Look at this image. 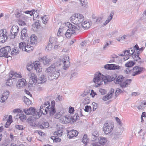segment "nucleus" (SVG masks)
Segmentation results:
<instances>
[{"mask_svg": "<svg viewBox=\"0 0 146 146\" xmlns=\"http://www.w3.org/2000/svg\"><path fill=\"white\" fill-rule=\"evenodd\" d=\"M144 47L139 48L138 45H135L133 47L130 48L131 51L132 52V57L134 60L137 61L138 60H140L141 58L139 56V54L144 50Z\"/></svg>", "mask_w": 146, "mask_h": 146, "instance_id": "1", "label": "nucleus"}, {"mask_svg": "<svg viewBox=\"0 0 146 146\" xmlns=\"http://www.w3.org/2000/svg\"><path fill=\"white\" fill-rule=\"evenodd\" d=\"M61 62L59 60L57 62L52 64L46 70V72L47 73H51L55 71H60V66L61 65Z\"/></svg>", "mask_w": 146, "mask_h": 146, "instance_id": "2", "label": "nucleus"}, {"mask_svg": "<svg viewBox=\"0 0 146 146\" xmlns=\"http://www.w3.org/2000/svg\"><path fill=\"white\" fill-rule=\"evenodd\" d=\"M23 111L27 115H32L33 118L36 119H38L40 116L41 115L37 111H36V110L33 107H30L29 109L23 110Z\"/></svg>", "mask_w": 146, "mask_h": 146, "instance_id": "3", "label": "nucleus"}, {"mask_svg": "<svg viewBox=\"0 0 146 146\" xmlns=\"http://www.w3.org/2000/svg\"><path fill=\"white\" fill-rule=\"evenodd\" d=\"M104 75L100 73H97L95 74L94 79V82L97 84V87L102 85L104 82Z\"/></svg>", "mask_w": 146, "mask_h": 146, "instance_id": "4", "label": "nucleus"}, {"mask_svg": "<svg viewBox=\"0 0 146 146\" xmlns=\"http://www.w3.org/2000/svg\"><path fill=\"white\" fill-rule=\"evenodd\" d=\"M65 25L68 28L66 32L70 36L75 34L76 31L79 29L76 26L72 25L69 22L65 23Z\"/></svg>", "mask_w": 146, "mask_h": 146, "instance_id": "5", "label": "nucleus"}, {"mask_svg": "<svg viewBox=\"0 0 146 146\" xmlns=\"http://www.w3.org/2000/svg\"><path fill=\"white\" fill-rule=\"evenodd\" d=\"M113 124L112 122H106L104 124L103 130L106 134H108L113 130Z\"/></svg>", "mask_w": 146, "mask_h": 146, "instance_id": "6", "label": "nucleus"}, {"mask_svg": "<svg viewBox=\"0 0 146 146\" xmlns=\"http://www.w3.org/2000/svg\"><path fill=\"white\" fill-rule=\"evenodd\" d=\"M9 34L6 30H0V42L2 43L5 42L7 40Z\"/></svg>", "mask_w": 146, "mask_h": 146, "instance_id": "7", "label": "nucleus"}, {"mask_svg": "<svg viewBox=\"0 0 146 146\" xmlns=\"http://www.w3.org/2000/svg\"><path fill=\"white\" fill-rule=\"evenodd\" d=\"M50 103L47 101L44 103L43 105H41L40 107L39 112L41 114L43 115L47 114L49 110V107H50Z\"/></svg>", "mask_w": 146, "mask_h": 146, "instance_id": "8", "label": "nucleus"}, {"mask_svg": "<svg viewBox=\"0 0 146 146\" xmlns=\"http://www.w3.org/2000/svg\"><path fill=\"white\" fill-rule=\"evenodd\" d=\"M11 49L10 46H7L0 49V57H5L8 58V53Z\"/></svg>", "mask_w": 146, "mask_h": 146, "instance_id": "9", "label": "nucleus"}, {"mask_svg": "<svg viewBox=\"0 0 146 146\" xmlns=\"http://www.w3.org/2000/svg\"><path fill=\"white\" fill-rule=\"evenodd\" d=\"M19 31V27L18 26L13 25L11 30V33L9 37L11 39H13L16 37Z\"/></svg>", "mask_w": 146, "mask_h": 146, "instance_id": "10", "label": "nucleus"}, {"mask_svg": "<svg viewBox=\"0 0 146 146\" xmlns=\"http://www.w3.org/2000/svg\"><path fill=\"white\" fill-rule=\"evenodd\" d=\"M57 39L55 37H50V38L49 42L46 48L49 50H51L53 48L54 44H56Z\"/></svg>", "mask_w": 146, "mask_h": 146, "instance_id": "11", "label": "nucleus"}, {"mask_svg": "<svg viewBox=\"0 0 146 146\" xmlns=\"http://www.w3.org/2000/svg\"><path fill=\"white\" fill-rule=\"evenodd\" d=\"M99 142L92 143L93 146H103L106 142L107 139L104 137H100L98 138Z\"/></svg>", "mask_w": 146, "mask_h": 146, "instance_id": "12", "label": "nucleus"}, {"mask_svg": "<svg viewBox=\"0 0 146 146\" xmlns=\"http://www.w3.org/2000/svg\"><path fill=\"white\" fill-rule=\"evenodd\" d=\"M144 68L139 66H136L133 69V72L132 74L133 76H135L141 73L144 70Z\"/></svg>", "mask_w": 146, "mask_h": 146, "instance_id": "13", "label": "nucleus"}, {"mask_svg": "<svg viewBox=\"0 0 146 146\" xmlns=\"http://www.w3.org/2000/svg\"><path fill=\"white\" fill-rule=\"evenodd\" d=\"M27 84L25 79L24 78L21 79L17 82L16 86L18 88L21 89L25 87Z\"/></svg>", "mask_w": 146, "mask_h": 146, "instance_id": "14", "label": "nucleus"}, {"mask_svg": "<svg viewBox=\"0 0 146 146\" xmlns=\"http://www.w3.org/2000/svg\"><path fill=\"white\" fill-rule=\"evenodd\" d=\"M116 77L117 76L116 74H113L111 76L109 75L106 76H104V83L105 84H106L107 82H110L114 80Z\"/></svg>", "mask_w": 146, "mask_h": 146, "instance_id": "15", "label": "nucleus"}, {"mask_svg": "<svg viewBox=\"0 0 146 146\" xmlns=\"http://www.w3.org/2000/svg\"><path fill=\"white\" fill-rule=\"evenodd\" d=\"M104 68L109 70H115L120 69L121 67L115 64H107L104 66Z\"/></svg>", "mask_w": 146, "mask_h": 146, "instance_id": "16", "label": "nucleus"}, {"mask_svg": "<svg viewBox=\"0 0 146 146\" xmlns=\"http://www.w3.org/2000/svg\"><path fill=\"white\" fill-rule=\"evenodd\" d=\"M33 65H34V68L37 72H40L42 71V68L41 66L39 61H35V62L33 63Z\"/></svg>", "mask_w": 146, "mask_h": 146, "instance_id": "17", "label": "nucleus"}, {"mask_svg": "<svg viewBox=\"0 0 146 146\" xmlns=\"http://www.w3.org/2000/svg\"><path fill=\"white\" fill-rule=\"evenodd\" d=\"M40 61L42 62L44 65H48L52 61V59L47 58L45 56L40 58Z\"/></svg>", "mask_w": 146, "mask_h": 146, "instance_id": "18", "label": "nucleus"}, {"mask_svg": "<svg viewBox=\"0 0 146 146\" xmlns=\"http://www.w3.org/2000/svg\"><path fill=\"white\" fill-rule=\"evenodd\" d=\"M37 42V37L34 34H33L30 36V38L28 40V42L30 43L31 45H33Z\"/></svg>", "mask_w": 146, "mask_h": 146, "instance_id": "19", "label": "nucleus"}, {"mask_svg": "<svg viewBox=\"0 0 146 146\" xmlns=\"http://www.w3.org/2000/svg\"><path fill=\"white\" fill-rule=\"evenodd\" d=\"M26 28H24L22 30L21 33L20 38L23 40H25L28 36Z\"/></svg>", "mask_w": 146, "mask_h": 146, "instance_id": "20", "label": "nucleus"}, {"mask_svg": "<svg viewBox=\"0 0 146 146\" xmlns=\"http://www.w3.org/2000/svg\"><path fill=\"white\" fill-rule=\"evenodd\" d=\"M28 76H29V80L32 84L36 83L37 81V78L36 76L34 73H30Z\"/></svg>", "mask_w": 146, "mask_h": 146, "instance_id": "21", "label": "nucleus"}, {"mask_svg": "<svg viewBox=\"0 0 146 146\" xmlns=\"http://www.w3.org/2000/svg\"><path fill=\"white\" fill-rule=\"evenodd\" d=\"M131 81V79L126 80L124 82L122 81L120 84V85L122 88L127 87L128 85L130 84Z\"/></svg>", "mask_w": 146, "mask_h": 146, "instance_id": "22", "label": "nucleus"}, {"mask_svg": "<svg viewBox=\"0 0 146 146\" xmlns=\"http://www.w3.org/2000/svg\"><path fill=\"white\" fill-rule=\"evenodd\" d=\"M76 26H77V25L80 24L83 21L84 19V17L80 13L76 14Z\"/></svg>", "mask_w": 146, "mask_h": 146, "instance_id": "23", "label": "nucleus"}, {"mask_svg": "<svg viewBox=\"0 0 146 146\" xmlns=\"http://www.w3.org/2000/svg\"><path fill=\"white\" fill-rule=\"evenodd\" d=\"M68 135H69L70 138H71L74 137L76 136L78 133V132L76 130H73L68 131Z\"/></svg>", "mask_w": 146, "mask_h": 146, "instance_id": "24", "label": "nucleus"}, {"mask_svg": "<svg viewBox=\"0 0 146 146\" xmlns=\"http://www.w3.org/2000/svg\"><path fill=\"white\" fill-rule=\"evenodd\" d=\"M60 71H56L52 73L50 75L52 79H56L59 77L60 75Z\"/></svg>", "mask_w": 146, "mask_h": 146, "instance_id": "25", "label": "nucleus"}, {"mask_svg": "<svg viewBox=\"0 0 146 146\" xmlns=\"http://www.w3.org/2000/svg\"><path fill=\"white\" fill-rule=\"evenodd\" d=\"M124 79V77L121 75L117 77V76L115 78L114 82L115 84H120V83L123 81Z\"/></svg>", "mask_w": 146, "mask_h": 146, "instance_id": "26", "label": "nucleus"}, {"mask_svg": "<svg viewBox=\"0 0 146 146\" xmlns=\"http://www.w3.org/2000/svg\"><path fill=\"white\" fill-rule=\"evenodd\" d=\"M60 122L63 124H66L70 122V118L64 116L60 118Z\"/></svg>", "mask_w": 146, "mask_h": 146, "instance_id": "27", "label": "nucleus"}, {"mask_svg": "<svg viewBox=\"0 0 146 146\" xmlns=\"http://www.w3.org/2000/svg\"><path fill=\"white\" fill-rule=\"evenodd\" d=\"M39 77L38 79L40 82H38V83H43L45 82L47 80L46 76L43 74L39 75Z\"/></svg>", "mask_w": 146, "mask_h": 146, "instance_id": "28", "label": "nucleus"}, {"mask_svg": "<svg viewBox=\"0 0 146 146\" xmlns=\"http://www.w3.org/2000/svg\"><path fill=\"white\" fill-rule=\"evenodd\" d=\"M126 52L128 54L127 56H126L125 58H123L124 60H126L129 59L131 56L132 57L133 54H132V52L131 51L130 48L129 50H125L124 51L123 53L124 54H125Z\"/></svg>", "mask_w": 146, "mask_h": 146, "instance_id": "29", "label": "nucleus"}, {"mask_svg": "<svg viewBox=\"0 0 146 146\" xmlns=\"http://www.w3.org/2000/svg\"><path fill=\"white\" fill-rule=\"evenodd\" d=\"M31 44L28 42L27 45L26 44V46L25 47L24 51L27 52L32 51L33 49V46L30 45Z\"/></svg>", "mask_w": 146, "mask_h": 146, "instance_id": "30", "label": "nucleus"}, {"mask_svg": "<svg viewBox=\"0 0 146 146\" xmlns=\"http://www.w3.org/2000/svg\"><path fill=\"white\" fill-rule=\"evenodd\" d=\"M81 26L83 28L85 29H88L90 27V24L88 21H84L81 24Z\"/></svg>", "mask_w": 146, "mask_h": 146, "instance_id": "31", "label": "nucleus"}, {"mask_svg": "<svg viewBox=\"0 0 146 146\" xmlns=\"http://www.w3.org/2000/svg\"><path fill=\"white\" fill-rule=\"evenodd\" d=\"M9 96V93H6L5 92L3 94L2 96L1 97L0 101L1 102H3L5 101L7 99Z\"/></svg>", "mask_w": 146, "mask_h": 146, "instance_id": "32", "label": "nucleus"}, {"mask_svg": "<svg viewBox=\"0 0 146 146\" xmlns=\"http://www.w3.org/2000/svg\"><path fill=\"white\" fill-rule=\"evenodd\" d=\"M99 134L98 131L97 130H96L92 133L91 137L92 138L95 140L96 139V138L99 136Z\"/></svg>", "mask_w": 146, "mask_h": 146, "instance_id": "33", "label": "nucleus"}, {"mask_svg": "<svg viewBox=\"0 0 146 146\" xmlns=\"http://www.w3.org/2000/svg\"><path fill=\"white\" fill-rule=\"evenodd\" d=\"M9 76L11 78L13 77H21V75L19 74L16 73L14 72H11L9 73Z\"/></svg>", "mask_w": 146, "mask_h": 146, "instance_id": "34", "label": "nucleus"}, {"mask_svg": "<svg viewBox=\"0 0 146 146\" xmlns=\"http://www.w3.org/2000/svg\"><path fill=\"white\" fill-rule=\"evenodd\" d=\"M89 139L86 135H84L82 139V142L85 145H86L88 142Z\"/></svg>", "mask_w": 146, "mask_h": 146, "instance_id": "35", "label": "nucleus"}, {"mask_svg": "<svg viewBox=\"0 0 146 146\" xmlns=\"http://www.w3.org/2000/svg\"><path fill=\"white\" fill-rule=\"evenodd\" d=\"M49 126V124L47 122H44L42 124L39 125L40 128L42 129L48 127Z\"/></svg>", "mask_w": 146, "mask_h": 146, "instance_id": "36", "label": "nucleus"}, {"mask_svg": "<svg viewBox=\"0 0 146 146\" xmlns=\"http://www.w3.org/2000/svg\"><path fill=\"white\" fill-rule=\"evenodd\" d=\"M21 12L20 10L17 9L16 11L15 15L16 16V17L17 18H22L23 17V15H22L21 13Z\"/></svg>", "mask_w": 146, "mask_h": 146, "instance_id": "37", "label": "nucleus"}, {"mask_svg": "<svg viewBox=\"0 0 146 146\" xmlns=\"http://www.w3.org/2000/svg\"><path fill=\"white\" fill-rule=\"evenodd\" d=\"M49 112V114L50 116H52L55 114L56 112V110L54 107H50L49 108V110L48 111Z\"/></svg>", "mask_w": 146, "mask_h": 146, "instance_id": "38", "label": "nucleus"}, {"mask_svg": "<svg viewBox=\"0 0 146 146\" xmlns=\"http://www.w3.org/2000/svg\"><path fill=\"white\" fill-rule=\"evenodd\" d=\"M76 14L73 15L71 16L70 19L71 21H72V23L76 25Z\"/></svg>", "mask_w": 146, "mask_h": 146, "instance_id": "39", "label": "nucleus"}, {"mask_svg": "<svg viewBox=\"0 0 146 146\" xmlns=\"http://www.w3.org/2000/svg\"><path fill=\"white\" fill-rule=\"evenodd\" d=\"M63 132L61 130H58L54 133V135L57 136L58 137H61L62 136Z\"/></svg>", "mask_w": 146, "mask_h": 146, "instance_id": "40", "label": "nucleus"}, {"mask_svg": "<svg viewBox=\"0 0 146 146\" xmlns=\"http://www.w3.org/2000/svg\"><path fill=\"white\" fill-rule=\"evenodd\" d=\"M63 64H64L63 69L64 70H66L70 66V62L69 61H67L66 62L63 61Z\"/></svg>", "mask_w": 146, "mask_h": 146, "instance_id": "41", "label": "nucleus"}, {"mask_svg": "<svg viewBox=\"0 0 146 146\" xmlns=\"http://www.w3.org/2000/svg\"><path fill=\"white\" fill-rule=\"evenodd\" d=\"M80 3V5L83 7H85L87 5V0H79Z\"/></svg>", "mask_w": 146, "mask_h": 146, "instance_id": "42", "label": "nucleus"}, {"mask_svg": "<svg viewBox=\"0 0 146 146\" xmlns=\"http://www.w3.org/2000/svg\"><path fill=\"white\" fill-rule=\"evenodd\" d=\"M26 43L25 42H21L19 44V47L22 51H24L25 47L26 46Z\"/></svg>", "mask_w": 146, "mask_h": 146, "instance_id": "43", "label": "nucleus"}, {"mask_svg": "<svg viewBox=\"0 0 146 146\" xmlns=\"http://www.w3.org/2000/svg\"><path fill=\"white\" fill-rule=\"evenodd\" d=\"M135 63L132 61H129L127 62L125 64V66L127 67H130L133 66Z\"/></svg>", "mask_w": 146, "mask_h": 146, "instance_id": "44", "label": "nucleus"}, {"mask_svg": "<svg viewBox=\"0 0 146 146\" xmlns=\"http://www.w3.org/2000/svg\"><path fill=\"white\" fill-rule=\"evenodd\" d=\"M48 16L47 15H45L44 17H41V18L42 21V22L45 24L47 23V21H48Z\"/></svg>", "mask_w": 146, "mask_h": 146, "instance_id": "45", "label": "nucleus"}, {"mask_svg": "<svg viewBox=\"0 0 146 146\" xmlns=\"http://www.w3.org/2000/svg\"><path fill=\"white\" fill-rule=\"evenodd\" d=\"M24 101L25 103L27 105H30L31 103V102L30 99L26 97H25L24 98Z\"/></svg>", "mask_w": 146, "mask_h": 146, "instance_id": "46", "label": "nucleus"}, {"mask_svg": "<svg viewBox=\"0 0 146 146\" xmlns=\"http://www.w3.org/2000/svg\"><path fill=\"white\" fill-rule=\"evenodd\" d=\"M34 65L33 63H30L28 64L27 67V69L29 71H30L33 68Z\"/></svg>", "mask_w": 146, "mask_h": 146, "instance_id": "47", "label": "nucleus"}, {"mask_svg": "<svg viewBox=\"0 0 146 146\" xmlns=\"http://www.w3.org/2000/svg\"><path fill=\"white\" fill-rule=\"evenodd\" d=\"M108 94L106 96H104L102 98V100L105 101H107L109 99H110L111 97V95H109Z\"/></svg>", "mask_w": 146, "mask_h": 146, "instance_id": "48", "label": "nucleus"}, {"mask_svg": "<svg viewBox=\"0 0 146 146\" xmlns=\"http://www.w3.org/2000/svg\"><path fill=\"white\" fill-rule=\"evenodd\" d=\"M90 101V99L89 97H87L85 99L83 102V103L84 104H87L89 103Z\"/></svg>", "mask_w": 146, "mask_h": 146, "instance_id": "49", "label": "nucleus"}, {"mask_svg": "<svg viewBox=\"0 0 146 146\" xmlns=\"http://www.w3.org/2000/svg\"><path fill=\"white\" fill-rule=\"evenodd\" d=\"M13 50L11 52V55H15L19 53V51L17 50V48H14L13 49Z\"/></svg>", "mask_w": 146, "mask_h": 146, "instance_id": "50", "label": "nucleus"}, {"mask_svg": "<svg viewBox=\"0 0 146 146\" xmlns=\"http://www.w3.org/2000/svg\"><path fill=\"white\" fill-rule=\"evenodd\" d=\"M78 75V74L77 72H74L72 74L70 77V79L72 80L73 78H75Z\"/></svg>", "mask_w": 146, "mask_h": 146, "instance_id": "51", "label": "nucleus"}, {"mask_svg": "<svg viewBox=\"0 0 146 146\" xmlns=\"http://www.w3.org/2000/svg\"><path fill=\"white\" fill-rule=\"evenodd\" d=\"M11 78L10 77V76H9V79L7 80L6 83V85H7L8 86H11L13 84L12 82H11L12 81H11Z\"/></svg>", "mask_w": 146, "mask_h": 146, "instance_id": "52", "label": "nucleus"}, {"mask_svg": "<svg viewBox=\"0 0 146 146\" xmlns=\"http://www.w3.org/2000/svg\"><path fill=\"white\" fill-rule=\"evenodd\" d=\"M25 115L22 114H20L19 115V118L20 120L22 121H24V120H25Z\"/></svg>", "mask_w": 146, "mask_h": 146, "instance_id": "53", "label": "nucleus"}, {"mask_svg": "<svg viewBox=\"0 0 146 146\" xmlns=\"http://www.w3.org/2000/svg\"><path fill=\"white\" fill-rule=\"evenodd\" d=\"M123 92L119 88H117L115 92V96H117L119 94V93Z\"/></svg>", "mask_w": 146, "mask_h": 146, "instance_id": "54", "label": "nucleus"}, {"mask_svg": "<svg viewBox=\"0 0 146 146\" xmlns=\"http://www.w3.org/2000/svg\"><path fill=\"white\" fill-rule=\"evenodd\" d=\"M15 127L16 129L19 130H23L24 129L22 125H16Z\"/></svg>", "mask_w": 146, "mask_h": 146, "instance_id": "55", "label": "nucleus"}, {"mask_svg": "<svg viewBox=\"0 0 146 146\" xmlns=\"http://www.w3.org/2000/svg\"><path fill=\"white\" fill-rule=\"evenodd\" d=\"M92 40V39H90L89 38H88V39L85 40L84 41L85 42V43L87 45L89 46L90 45V43Z\"/></svg>", "mask_w": 146, "mask_h": 146, "instance_id": "56", "label": "nucleus"}, {"mask_svg": "<svg viewBox=\"0 0 146 146\" xmlns=\"http://www.w3.org/2000/svg\"><path fill=\"white\" fill-rule=\"evenodd\" d=\"M111 44V41H110L109 42H106V44L103 47V49L104 50H105L106 48H108L109 46V45Z\"/></svg>", "mask_w": 146, "mask_h": 146, "instance_id": "57", "label": "nucleus"}, {"mask_svg": "<svg viewBox=\"0 0 146 146\" xmlns=\"http://www.w3.org/2000/svg\"><path fill=\"white\" fill-rule=\"evenodd\" d=\"M62 28H61V27L59 28L58 31L57 33V35L58 36H61V34L62 33Z\"/></svg>", "mask_w": 146, "mask_h": 146, "instance_id": "58", "label": "nucleus"}, {"mask_svg": "<svg viewBox=\"0 0 146 146\" xmlns=\"http://www.w3.org/2000/svg\"><path fill=\"white\" fill-rule=\"evenodd\" d=\"M18 24L21 26L24 25L25 24V22L20 19L18 20Z\"/></svg>", "mask_w": 146, "mask_h": 146, "instance_id": "59", "label": "nucleus"}, {"mask_svg": "<svg viewBox=\"0 0 146 146\" xmlns=\"http://www.w3.org/2000/svg\"><path fill=\"white\" fill-rule=\"evenodd\" d=\"M91 108L90 106H86L85 108L84 111L86 112H88L91 110Z\"/></svg>", "mask_w": 146, "mask_h": 146, "instance_id": "60", "label": "nucleus"}, {"mask_svg": "<svg viewBox=\"0 0 146 146\" xmlns=\"http://www.w3.org/2000/svg\"><path fill=\"white\" fill-rule=\"evenodd\" d=\"M102 17H99L97 18L96 19V23L97 24H99L100 23H102Z\"/></svg>", "mask_w": 146, "mask_h": 146, "instance_id": "61", "label": "nucleus"}, {"mask_svg": "<svg viewBox=\"0 0 146 146\" xmlns=\"http://www.w3.org/2000/svg\"><path fill=\"white\" fill-rule=\"evenodd\" d=\"M67 61H69V57L68 56H64L63 58V60H62L63 62V61H65V62H66Z\"/></svg>", "mask_w": 146, "mask_h": 146, "instance_id": "62", "label": "nucleus"}, {"mask_svg": "<svg viewBox=\"0 0 146 146\" xmlns=\"http://www.w3.org/2000/svg\"><path fill=\"white\" fill-rule=\"evenodd\" d=\"M74 111V108L73 107L70 106L69 108V112L70 113H73Z\"/></svg>", "mask_w": 146, "mask_h": 146, "instance_id": "63", "label": "nucleus"}, {"mask_svg": "<svg viewBox=\"0 0 146 146\" xmlns=\"http://www.w3.org/2000/svg\"><path fill=\"white\" fill-rule=\"evenodd\" d=\"M12 123V122L9 121V120L7 121V122L6 123L5 125V127L6 128H7L9 127V126L10 125L11 123Z\"/></svg>", "mask_w": 146, "mask_h": 146, "instance_id": "64", "label": "nucleus"}]
</instances>
